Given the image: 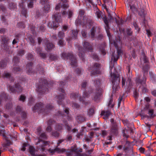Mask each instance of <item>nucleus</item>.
I'll use <instances>...</instances> for the list:
<instances>
[{"label": "nucleus", "instance_id": "a878e982", "mask_svg": "<svg viewBox=\"0 0 156 156\" xmlns=\"http://www.w3.org/2000/svg\"><path fill=\"white\" fill-rule=\"evenodd\" d=\"M105 44L104 43L98 45L99 50L103 55H105L106 54V52L105 50Z\"/></svg>", "mask_w": 156, "mask_h": 156}, {"label": "nucleus", "instance_id": "603ef678", "mask_svg": "<svg viewBox=\"0 0 156 156\" xmlns=\"http://www.w3.org/2000/svg\"><path fill=\"white\" fill-rule=\"evenodd\" d=\"M94 110L93 108L90 109L88 111L87 114L89 116H92L94 114Z\"/></svg>", "mask_w": 156, "mask_h": 156}, {"label": "nucleus", "instance_id": "393cba45", "mask_svg": "<svg viewBox=\"0 0 156 156\" xmlns=\"http://www.w3.org/2000/svg\"><path fill=\"white\" fill-rule=\"evenodd\" d=\"M43 42L46 46L48 50H51L54 47L55 45L52 43H51L47 39H44L43 41Z\"/></svg>", "mask_w": 156, "mask_h": 156}, {"label": "nucleus", "instance_id": "20e7f679", "mask_svg": "<svg viewBox=\"0 0 156 156\" xmlns=\"http://www.w3.org/2000/svg\"><path fill=\"white\" fill-rule=\"evenodd\" d=\"M54 108V106L51 104L47 105L45 108L42 103L39 102L36 104L33 108V111L34 112H38L39 113H45L47 114L51 110Z\"/></svg>", "mask_w": 156, "mask_h": 156}, {"label": "nucleus", "instance_id": "aec40b11", "mask_svg": "<svg viewBox=\"0 0 156 156\" xmlns=\"http://www.w3.org/2000/svg\"><path fill=\"white\" fill-rule=\"evenodd\" d=\"M4 132L5 130L4 129H0V134H2L3 138L6 141V143H3L2 145L4 147H6L7 146H10L12 144L10 140L8 139L7 137L4 134Z\"/></svg>", "mask_w": 156, "mask_h": 156}, {"label": "nucleus", "instance_id": "a18cd8bd", "mask_svg": "<svg viewBox=\"0 0 156 156\" xmlns=\"http://www.w3.org/2000/svg\"><path fill=\"white\" fill-rule=\"evenodd\" d=\"M77 119L78 121V122H84L85 120V117L81 115L77 116Z\"/></svg>", "mask_w": 156, "mask_h": 156}, {"label": "nucleus", "instance_id": "79ce46f5", "mask_svg": "<svg viewBox=\"0 0 156 156\" xmlns=\"http://www.w3.org/2000/svg\"><path fill=\"white\" fill-rule=\"evenodd\" d=\"M19 61L20 60L18 57L16 56L14 57L12 62L14 65H17Z\"/></svg>", "mask_w": 156, "mask_h": 156}, {"label": "nucleus", "instance_id": "5701e85b", "mask_svg": "<svg viewBox=\"0 0 156 156\" xmlns=\"http://www.w3.org/2000/svg\"><path fill=\"white\" fill-rule=\"evenodd\" d=\"M69 80V78L68 77H67L66 78L64 82L63 81H61L59 83L60 87H58V90L64 93V90L63 89V88L64 86L68 82V81Z\"/></svg>", "mask_w": 156, "mask_h": 156}, {"label": "nucleus", "instance_id": "6ab92c4d", "mask_svg": "<svg viewBox=\"0 0 156 156\" xmlns=\"http://www.w3.org/2000/svg\"><path fill=\"white\" fill-rule=\"evenodd\" d=\"M132 146L129 141H126L123 148V151L126 154L132 151Z\"/></svg>", "mask_w": 156, "mask_h": 156}, {"label": "nucleus", "instance_id": "423d86ee", "mask_svg": "<svg viewBox=\"0 0 156 156\" xmlns=\"http://www.w3.org/2000/svg\"><path fill=\"white\" fill-rule=\"evenodd\" d=\"M48 83L47 81L44 78H41L39 80L38 83L36 84V90L39 94H44L48 91Z\"/></svg>", "mask_w": 156, "mask_h": 156}, {"label": "nucleus", "instance_id": "a211bd4d", "mask_svg": "<svg viewBox=\"0 0 156 156\" xmlns=\"http://www.w3.org/2000/svg\"><path fill=\"white\" fill-rule=\"evenodd\" d=\"M147 77L146 75L143 74V76L139 75L136 79V84H140L141 85L146 84Z\"/></svg>", "mask_w": 156, "mask_h": 156}, {"label": "nucleus", "instance_id": "473e14b6", "mask_svg": "<svg viewBox=\"0 0 156 156\" xmlns=\"http://www.w3.org/2000/svg\"><path fill=\"white\" fill-rule=\"evenodd\" d=\"M79 30H72V38L76 39L77 38L78 35V32Z\"/></svg>", "mask_w": 156, "mask_h": 156}, {"label": "nucleus", "instance_id": "0eeeda50", "mask_svg": "<svg viewBox=\"0 0 156 156\" xmlns=\"http://www.w3.org/2000/svg\"><path fill=\"white\" fill-rule=\"evenodd\" d=\"M36 2V0H21V2L19 3V6L22 9L21 13L25 18H27V10L25 8V3H27V6L29 8H32L33 7L34 3Z\"/></svg>", "mask_w": 156, "mask_h": 156}, {"label": "nucleus", "instance_id": "f704fd0d", "mask_svg": "<svg viewBox=\"0 0 156 156\" xmlns=\"http://www.w3.org/2000/svg\"><path fill=\"white\" fill-rule=\"evenodd\" d=\"M37 68L38 71L40 74H43L44 73L45 71L42 65L41 66L40 64L38 65H37Z\"/></svg>", "mask_w": 156, "mask_h": 156}, {"label": "nucleus", "instance_id": "ddd939ff", "mask_svg": "<svg viewBox=\"0 0 156 156\" xmlns=\"http://www.w3.org/2000/svg\"><path fill=\"white\" fill-rule=\"evenodd\" d=\"M9 40L8 37L5 36H1V42L2 48L7 51H8L9 49V47L8 46Z\"/></svg>", "mask_w": 156, "mask_h": 156}, {"label": "nucleus", "instance_id": "ea45409f", "mask_svg": "<svg viewBox=\"0 0 156 156\" xmlns=\"http://www.w3.org/2000/svg\"><path fill=\"white\" fill-rule=\"evenodd\" d=\"M87 84V82L86 80H83L81 84V89L83 90H85Z\"/></svg>", "mask_w": 156, "mask_h": 156}, {"label": "nucleus", "instance_id": "dca6fc26", "mask_svg": "<svg viewBox=\"0 0 156 156\" xmlns=\"http://www.w3.org/2000/svg\"><path fill=\"white\" fill-rule=\"evenodd\" d=\"M69 7L68 4L67 0H61L59 3L57 4L55 7V9L57 11L62 8L64 9H67Z\"/></svg>", "mask_w": 156, "mask_h": 156}, {"label": "nucleus", "instance_id": "e2e57ef3", "mask_svg": "<svg viewBox=\"0 0 156 156\" xmlns=\"http://www.w3.org/2000/svg\"><path fill=\"white\" fill-rule=\"evenodd\" d=\"M139 15L140 16L144 17L145 16V13L144 9H141L139 12Z\"/></svg>", "mask_w": 156, "mask_h": 156}, {"label": "nucleus", "instance_id": "680f3d73", "mask_svg": "<svg viewBox=\"0 0 156 156\" xmlns=\"http://www.w3.org/2000/svg\"><path fill=\"white\" fill-rule=\"evenodd\" d=\"M133 31L131 29L127 28L126 29V33L127 34L130 36H131L133 34Z\"/></svg>", "mask_w": 156, "mask_h": 156}, {"label": "nucleus", "instance_id": "b1692460", "mask_svg": "<svg viewBox=\"0 0 156 156\" xmlns=\"http://www.w3.org/2000/svg\"><path fill=\"white\" fill-rule=\"evenodd\" d=\"M33 63L32 62L28 63L26 66V70L27 73L30 74L34 73V71L32 69Z\"/></svg>", "mask_w": 156, "mask_h": 156}, {"label": "nucleus", "instance_id": "c03bdc74", "mask_svg": "<svg viewBox=\"0 0 156 156\" xmlns=\"http://www.w3.org/2000/svg\"><path fill=\"white\" fill-rule=\"evenodd\" d=\"M63 125L62 124H60L59 123H57L56 124L55 128L56 130H60L62 129Z\"/></svg>", "mask_w": 156, "mask_h": 156}, {"label": "nucleus", "instance_id": "4be33fe9", "mask_svg": "<svg viewBox=\"0 0 156 156\" xmlns=\"http://www.w3.org/2000/svg\"><path fill=\"white\" fill-rule=\"evenodd\" d=\"M55 98L58 104L59 105H62L63 107L64 105H63V102L65 98L64 95L63 94H61L57 95Z\"/></svg>", "mask_w": 156, "mask_h": 156}, {"label": "nucleus", "instance_id": "7c9ffc66", "mask_svg": "<svg viewBox=\"0 0 156 156\" xmlns=\"http://www.w3.org/2000/svg\"><path fill=\"white\" fill-rule=\"evenodd\" d=\"M110 112L109 111H102L101 113V115L104 116V118L105 119H107L110 115Z\"/></svg>", "mask_w": 156, "mask_h": 156}, {"label": "nucleus", "instance_id": "5fc2aeb1", "mask_svg": "<svg viewBox=\"0 0 156 156\" xmlns=\"http://www.w3.org/2000/svg\"><path fill=\"white\" fill-rule=\"evenodd\" d=\"M113 99L112 97H111L109 98V103H108V106L109 107L112 108L114 106V105L112 104Z\"/></svg>", "mask_w": 156, "mask_h": 156}, {"label": "nucleus", "instance_id": "9b49d317", "mask_svg": "<svg viewBox=\"0 0 156 156\" xmlns=\"http://www.w3.org/2000/svg\"><path fill=\"white\" fill-rule=\"evenodd\" d=\"M78 97H79V101L82 103L83 104L87 106L89 104V102L84 100L83 97L80 96V94H79L78 92L72 93L70 94V98L72 99L76 100L78 98Z\"/></svg>", "mask_w": 156, "mask_h": 156}, {"label": "nucleus", "instance_id": "4468645a", "mask_svg": "<svg viewBox=\"0 0 156 156\" xmlns=\"http://www.w3.org/2000/svg\"><path fill=\"white\" fill-rule=\"evenodd\" d=\"M8 89L13 93H18L22 91V88L19 83H16L15 86L14 87L12 86L7 85Z\"/></svg>", "mask_w": 156, "mask_h": 156}, {"label": "nucleus", "instance_id": "bb28decb", "mask_svg": "<svg viewBox=\"0 0 156 156\" xmlns=\"http://www.w3.org/2000/svg\"><path fill=\"white\" fill-rule=\"evenodd\" d=\"M149 68V66L148 64H144L143 66V74L146 75L148 74Z\"/></svg>", "mask_w": 156, "mask_h": 156}, {"label": "nucleus", "instance_id": "f257e3e1", "mask_svg": "<svg viewBox=\"0 0 156 156\" xmlns=\"http://www.w3.org/2000/svg\"><path fill=\"white\" fill-rule=\"evenodd\" d=\"M111 43L115 46L117 49V55H115V52L112 53L111 57L112 61L113 60V65L112 67L111 66L110 75L112 78V94L115 93L119 88V84L120 81V78L119 75L115 73H112L111 70L114 67V70L115 68L114 67L117 64L116 61L119 59L120 56H122L123 54V50L122 48L121 43L119 39L117 38Z\"/></svg>", "mask_w": 156, "mask_h": 156}, {"label": "nucleus", "instance_id": "e433bc0d", "mask_svg": "<svg viewBox=\"0 0 156 156\" xmlns=\"http://www.w3.org/2000/svg\"><path fill=\"white\" fill-rule=\"evenodd\" d=\"M30 154L32 156H36L35 154V148L32 146H30L29 148Z\"/></svg>", "mask_w": 156, "mask_h": 156}, {"label": "nucleus", "instance_id": "6e6d98bb", "mask_svg": "<svg viewBox=\"0 0 156 156\" xmlns=\"http://www.w3.org/2000/svg\"><path fill=\"white\" fill-rule=\"evenodd\" d=\"M37 49V53L42 58H45L46 57V54L44 53H42L41 52H39H39L38 51V49Z\"/></svg>", "mask_w": 156, "mask_h": 156}, {"label": "nucleus", "instance_id": "c756f323", "mask_svg": "<svg viewBox=\"0 0 156 156\" xmlns=\"http://www.w3.org/2000/svg\"><path fill=\"white\" fill-rule=\"evenodd\" d=\"M8 98V96L4 92L1 93L0 95V105H1L3 100H6Z\"/></svg>", "mask_w": 156, "mask_h": 156}, {"label": "nucleus", "instance_id": "0e129e2a", "mask_svg": "<svg viewBox=\"0 0 156 156\" xmlns=\"http://www.w3.org/2000/svg\"><path fill=\"white\" fill-rule=\"evenodd\" d=\"M148 114L149 115L150 118L153 117V115L154 114V110L153 109H149Z\"/></svg>", "mask_w": 156, "mask_h": 156}, {"label": "nucleus", "instance_id": "4d7b16f0", "mask_svg": "<svg viewBox=\"0 0 156 156\" xmlns=\"http://www.w3.org/2000/svg\"><path fill=\"white\" fill-rule=\"evenodd\" d=\"M28 28H29L32 32V33L34 34L35 33V27L32 25H30L28 27Z\"/></svg>", "mask_w": 156, "mask_h": 156}, {"label": "nucleus", "instance_id": "a19ab883", "mask_svg": "<svg viewBox=\"0 0 156 156\" xmlns=\"http://www.w3.org/2000/svg\"><path fill=\"white\" fill-rule=\"evenodd\" d=\"M86 3V5L87 6V7L89 9H90L91 8V6L90 5V4L94 5V4L92 2V0H85Z\"/></svg>", "mask_w": 156, "mask_h": 156}, {"label": "nucleus", "instance_id": "f3484780", "mask_svg": "<svg viewBox=\"0 0 156 156\" xmlns=\"http://www.w3.org/2000/svg\"><path fill=\"white\" fill-rule=\"evenodd\" d=\"M88 23H89L88 27H90L93 24V22L92 21H90L89 22H84L83 20V22L82 20H81V18L78 17L77 19L76 20L75 22V23L76 26H78L79 25H81L83 27L85 26L86 27L87 23L88 24Z\"/></svg>", "mask_w": 156, "mask_h": 156}, {"label": "nucleus", "instance_id": "338daca9", "mask_svg": "<svg viewBox=\"0 0 156 156\" xmlns=\"http://www.w3.org/2000/svg\"><path fill=\"white\" fill-rule=\"evenodd\" d=\"M26 99V97L24 95H21L20 96V98H19V100L20 101H21L23 102H24Z\"/></svg>", "mask_w": 156, "mask_h": 156}, {"label": "nucleus", "instance_id": "f03ea898", "mask_svg": "<svg viewBox=\"0 0 156 156\" xmlns=\"http://www.w3.org/2000/svg\"><path fill=\"white\" fill-rule=\"evenodd\" d=\"M94 84L95 87L98 88L96 89L95 91L93 92V89L91 88H89L88 92L87 91L84 92L83 97L85 98L91 95L92 100L95 101H97L99 100L101 94V89L99 88L100 85V80L96 79L94 81Z\"/></svg>", "mask_w": 156, "mask_h": 156}, {"label": "nucleus", "instance_id": "f8f14e48", "mask_svg": "<svg viewBox=\"0 0 156 156\" xmlns=\"http://www.w3.org/2000/svg\"><path fill=\"white\" fill-rule=\"evenodd\" d=\"M100 65L99 64L96 63L93 66L88 68V70H91V76L99 74L100 73Z\"/></svg>", "mask_w": 156, "mask_h": 156}, {"label": "nucleus", "instance_id": "cd10ccee", "mask_svg": "<svg viewBox=\"0 0 156 156\" xmlns=\"http://www.w3.org/2000/svg\"><path fill=\"white\" fill-rule=\"evenodd\" d=\"M97 17L100 19H102L103 21L105 19H107V18L105 15L103 14L101 12L97 11L96 12Z\"/></svg>", "mask_w": 156, "mask_h": 156}, {"label": "nucleus", "instance_id": "2eb2a0df", "mask_svg": "<svg viewBox=\"0 0 156 156\" xmlns=\"http://www.w3.org/2000/svg\"><path fill=\"white\" fill-rule=\"evenodd\" d=\"M105 9H106V10L107 13H108V20L107 19H105L104 20V22L105 25V28L106 30V32H107L108 30H109V27L108 25V23L109 22H110L111 20H113L114 17H112L111 14L110 13V12L108 10V9L107 7V6L106 5H105Z\"/></svg>", "mask_w": 156, "mask_h": 156}, {"label": "nucleus", "instance_id": "052dcab7", "mask_svg": "<svg viewBox=\"0 0 156 156\" xmlns=\"http://www.w3.org/2000/svg\"><path fill=\"white\" fill-rule=\"evenodd\" d=\"M72 107L75 108L79 109L80 108V105L78 103L75 102H73L72 104Z\"/></svg>", "mask_w": 156, "mask_h": 156}, {"label": "nucleus", "instance_id": "69168bd1", "mask_svg": "<svg viewBox=\"0 0 156 156\" xmlns=\"http://www.w3.org/2000/svg\"><path fill=\"white\" fill-rule=\"evenodd\" d=\"M25 51L24 50H19L18 53V55L19 56H22L24 55Z\"/></svg>", "mask_w": 156, "mask_h": 156}, {"label": "nucleus", "instance_id": "39448f33", "mask_svg": "<svg viewBox=\"0 0 156 156\" xmlns=\"http://www.w3.org/2000/svg\"><path fill=\"white\" fill-rule=\"evenodd\" d=\"M83 46L84 49L82 48V47L78 46L77 48L79 51L78 55L82 60L83 61H85L84 51V49L88 51L92 52L93 50V45L92 44L89 43L87 41H85L83 43Z\"/></svg>", "mask_w": 156, "mask_h": 156}, {"label": "nucleus", "instance_id": "de8ad7c7", "mask_svg": "<svg viewBox=\"0 0 156 156\" xmlns=\"http://www.w3.org/2000/svg\"><path fill=\"white\" fill-rule=\"evenodd\" d=\"M122 134L123 137L126 138H128L129 136L128 135V132L127 130L125 129L122 131Z\"/></svg>", "mask_w": 156, "mask_h": 156}, {"label": "nucleus", "instance_id": "2f4dec72", "mask_svg": "<svg viewBox=\"0 0 156 156\" xmlns=\"http://www.w3.org/2000/svg\"><path fill=\"white\" fill-rule=\"evenodd\" d=\"M151 81L154 84H156V75L151 72H149Z\"/></svg>", "mask_w": 156, "mask_h": 156}, {"label": "nucleus", "instance_id": "c85d7f7f", "mask_svg": "<svg viewBox=\"0 0 156 156\" xmlns=\"http://www.w3.org/2000/svg\"><path fill=\"white\" fill-rule=\"evenodd\" d=\"M96 28L94 27L91 29L90 31V37L93 40H94L95 37V32H96Z\"/></svg>", "mask_w": 156, "mask_h": 156}, {"label": "nucleus", "instance_id": "8fccbe9b", "mask_svg": "<svg viewBox=\"0 0 156 156\" xmlns=\"http://www.w3.org/2000/svg\"><path fill=\"white\" fill-rule=\"evenodd\" d=\"M56 124V122L52 119H50L47 122V125L52 126Z\"/></svg>", "mask_w": 156, "mask_h": 156}, {"label": "nucleus", "instance_id": "bf43d9fd", "mask_svg": "<svg viewBox=\"0 0 156 156\" xmlns=\"http://www.w3.org/2000/svg\"><path fill=\"white\" fill-rule=\"evenodd\" d=\"M12 107V105L11 102L7 103L6 105V108L8 109H11Z\"/></svg>", "mask_w": 156, "mask_h": 156}, {"label": "nucleus", "instance_id": "1a4fd4ad", "mask_svg": "<svg viewBox=\"0 0 156 156\" xmlns=\"http://www.w3.org/2000/svg\"><path fill=\"white\" fill-rule=\"evenodd\" d=\"M52 19L53 21L52 22L49 23L48 26L49 27L55 29L58 27L59 23L62 21L60 14L59 12L55 13L52 16Z\"/></svg>", "mask_w": 156, "mask_h": 156}, {"label": "nucleus", "instance_id": "412c9836", "mask_svg": "<svg viewBox=\"0 0 156 156\" xmlns=\"http://www.w3.org/2000/svg\"><path fill=\"white\" fill-rule=\"evenodd\" d=\"M118 133V128L116 123H113L110 129V134L112 136H117Z\"/></svg>", "mask_w": 156, "mask_h": 156}, {"label": "nucleus", "instance_id": "49530a36", "mask_svg": "<svg viewBox=\"0 0 156 156\" xmlns=\"http://www.w3.org/2000/svg\"><path fill=\"white\" fill-rule=\"evenodd\" d=\"M16 26L18 28H24L26 27L24 23L22 22L18 23L17 24Z\"/></svg>", "mask_w": 156, "mask_h": 156}, {"label": "nucleus", "instance_id": "58836bf2", "mask_svg": "<svg viewBox=\"0 0 156 156\" xmlns=\"http://www.w3.org/2000/svg\"><path fill=\"white\" fill-rule=\"evenodd\" d=\"M16 8V5L15 3L11 2L9 4V8L11 10H14Z\"/></svg>", "mask_w": 156, "mask_h": 156}, {"label": "nucleus", "instance_id": "9d476101", "mask_svg": "<svg viewBox=\"0 0 156 156\" xmlns=\"http://www.w3.org/2000/svg\"><path fill=\"white\" fill-rule=\"evenodd\" d=\"M62 58L64 60L69 59L70 60L71 65L73 67H76L77 66V59L76 57L71 53H66L63 52L61 55Z\"/></svg>", "mask_w": 156, "mask_h": 156}, {"label": "nucleus", "instance_id": "13d9d810", "mask_svg": "<svg viewBox=\"0 0 156 156\" xmlns=\"http://www.w3.org/2000/svg\"><path fill=\"white\" fill-rule=\"evenodd\" d=\"M27 59L29 60H32L34 59L33 55L30 53H29L27 54Z\"/></svg>", "mask_w": 156, "mask_h": 156}, {"label": "nucleus", "instance_id": "c9c22d12", "mask_svg": "<svg viewBox=\"0 0 156 156\" xmlns=\"http://www.w3.org/2000/svg\"><path fill=\"white\" fill-rule=\"evenodd\" d=\"M50 8V5L49 4H48L45 5L43 8V10L45 13H48L49 12Z\"/></svg>", "mask_w": 156, "mask_h": 156}, {"label": "nucleus", "instance_id": "774afa93", "mask_svg": "<svg viewBox=\"0 0 156 156\" xmlns=\"http://www.w3.org/2000/svg\"><path fill=\"white\" fill-rule=\"evenodd\" d=\"M143 87L142 88L143 93H145L147 91V90L146 87V84L143 85Z\"/></svg>", "mask_w": 156, "mask_h": 156}, {"label": "nucleus", "instance_id": "37998d69", "mask_svg": "<svg viewBox=\"0 0 156 156\" xmlns=\"http://www.w3.org/2000/svg\"><path fill=\"white\" fill-rule=\"evenodd\" d=\"M127 2H126L128 8L129 7L130 9L133 10L135 8V7L133 4L127 0Z\"/></svg>", "mask_w": 156, "mask_h": 156}, {"label": "nucleus", "instance_id": "6e6552de", "mask_svg": "<svg viewBox=\"0 0 156 156\" xmlns=\"http://www.w3.org/2000/svg\"><path fill=\"white\" fill-rule=\"evenodd\" d=\"M63 112H62L60 111H58L57 113L55 114V115L59 118L64 122H66V121L64 119V118H66V115L64 114V112L66 114L67 119L69 121H71L72 119V118L71 115H69V108L68 107H65L63 108Z\"/></svg>", "mask_w": 156, "mask_h": 156}, {"label": "nucleus", "instance_id": "7ed1b4c3", "mask_svg": "<svg viewBox=\"0 0 156 156\" xmlns=\"http://www.w3.org/2000/svg\"><path fill=\"white\" fill-rule=\"evenodd\" d=\"M37 133L40 135L38 142L37 143V149L40 150L42 151H44L45 150L46 146L49 144L48 141H45L42 140L47 139V136L45 132H42L41 128L40 127L37 129Z\"/></svg>", "mask_w": 156, "mask_h": 156}, {"label": "nucleus", "instance_id": "3c124183", "mask_svg": "<svg viewBox=\"0 0 156 156\" xmlns=\"http://www.w3.org/2000/svg\"><path fill=\"white\" fill-rule=\"evenodd\" d=\"M49 58L51 61H54L58 59V56L56 55L51 54L50 55Z\"/></svg>", "mask_w": 156, "mask_h": 156}, {"label": "nucleus", "instance_id": "72a5a7b5", "mask_svg": "<svg viewBox=\"0 0 156 156\" xmlns=\"http://www.w3.org/2000/svg\"><path fill=\"white\" fill-rule=\"evenodd\" d=\"M27 38L29 39L31 44L32 45H34L35 43L34 39V38L30 35H28Z\"/></svg>", "mask_w": 156, "mask_h": 156}, {"label": "nucleus", "instance_id": "09e8293b", "mask_svg": "<svg viewBox=\"0 0 156 156\" xmlns=\"http://www.w3.org/2000/svg\"><path fill=\"white\" fill-rule=\"evenodd\" d=\"M65 36V34L63 32L60 31L58 34V37L60 39H63Z\"/></svg>", "mask_w": 156, "mask_h": 156}, {"label": "nucleus", "instance_id": "4c0bfd02", "mask_svg": "<svg viewBox=\"0 0 156 156\" xmlns=\"http://www.w3.org/2000/svg\"><path fill=\"white\" fill-rule=\"evenodd\" d=\"M7 62V59H5L2 60L0 63V67L2 68H4L6 67Z\"/></svg>", "mask_w": 156, "mask_h": 156}, {"label": "nucleus", "instance_id": "864d4df0", "mask_svg": "<svg viewBox=\"0 0 156 156\" xmlns=\"http://www.w3.org/2000/svg\"><path fill=\"white\" fill-rule=\"evenodd\" d=\"M23 36L22 33L21 32L16 33L15 35V37L16 38V39L19 40Z\"/></svg>", "mask_w": 156, "mask_h": 156}]
</instances>
